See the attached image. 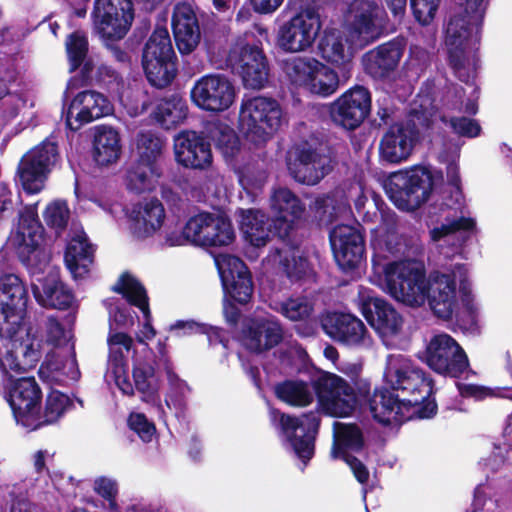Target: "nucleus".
Here are the masks:
<instances>
[{
  "mask_svg": "<svg viewBox=\"0 0 512 512\" xmlns=\"http://www.w3.org/2000/svg\"><path fill=\"white\" fill-rule=\"evenodd\" d=\"M145 354L143 360L134 358L133 378L135 387L143 393L144 401H153L156 392L155 371L150 359Z\"/></svg>",
  "mask_w": 512,
  "mask_h": 512,
  "instance_id": "53",
  "label": "nucleus"
},
{
  "mask_svg": "<svg viewBox=\"0 0 512 512\" xmlns=\"http://www.w3.org/2000/svg\"><path fill=\"white\" fill-rule=\"evenodd\" d=\"M275 392L279 399L292 406L305 407L314 400L313 390L304 381H285L276 386Z\"/></svg>",
  "mask_w": 512,
  "mask_h": 512,
  "instance_id": "50",
  "label": "nucleus"
},
{
  "mask_svg": "<svg viewBox=\"0 0 512 512\" xmlns=\"http://www.w3.org/2000/svg\"><path fill=\"white\" fill-rule=\"evenodd\" d=\"M40 378L50 384H67L80 377L77 361L73 354L63 358L49 354L39 369Z\"/></svg>",
  "mask_w": 512,
  "mask_h": 512,
  "instance_id": "42",
  "label": "nucleus"
},
{
  "mask_svg": "<svg viewBox=\"0 0 512 512\" xmlns=\"http://www.w3.org/2000/svg\"><path fill=\"white\" fill-rule=\"evenodd\" d=\"M338 87V74L332 68L320 62L306 90L327 97L335 93Z\"/></svg>",
  "mask_w": 512,
  "mask_h": 512,
  "instance_id": "56",
  "label": "nucleus"
},
{
  "mask_svg": "<svg viewBox=\"0 0 512 512\" xmlns=\"http://www.w3.org/2000/svg\"><path fill=\"white\" fill-rule=\"evenodd\" d=\"M464 15L453 16L445 30V45L455 75L468 83L476 75L480 26L487 0H462Z\"/></svg>",
  "mask_w": 512,
  "mask_h": 512,
  "instance_id": "4",
  "label": "nucleus"
},
{
  "mask_svg": "<svg viewBox=\"0 0 512 512\" xmlns=\"http://www.w3.org/2000/svg\"><path fill=\"white\" fill-rule=\"evenodd\" d=\"M384 381L393 390L376 389L370 399V411L382 424L402 423L417 416L430 418L436 413L431 378L401 354L387 357Z\"/></svg>",
  "mask_w": 512,
  "mask_h": 512,
  "instance_id": "1",
  "label": "nucleus"
},
{
  "mask_svg": "<svg viewBox=\"0 0 512 512\" xmlns=\"http://www.w3.org/2000/svg\"><path fill=\"white\" fill-rule=\"evenodd\" d=\"M236 88L224 74L213 73L200 77L191 88L192 102L207 112H224L235 102Z\"/></svg>",
  "mask_w": 512,
  "mask_h": 512,
  "instance_id": "18",
  "label": "nucleus"
},
{
  "mask_svg": "<svg viewBox=\"0 0 512 512\" xmlns=\"http://www.w3.org/2000/svg\"><path fill=\"white\" fill-rule=\"evenodd\" d=\"M226 65L241 76L246 88L261 89L268 81L267 60L256 45L237 43L229 52Z\"/></svg>",
  "mask_w": 512,
  "mask_h": 512,
  "instance_id": "20",
  "label": "nucleus"
},
{
  "mask_svg": "<svg viewBox=\"0 0 512 512\" xmlns=\"http://www.w3.org/2000/svg\"><path fill=\"white\" fill-rule=\"evenodd\" d=\"M113 291L121 294L130 304L138 307L145 317L142 328L137 333V341L143 344V351L150 355L147 340L155 337L156 331L151 325V316L146 291L142 284L130 274H122L113 286Z\"/></svg>",
  "mask_w": 512,
  "mask_h": 512,
  "instance_id": "33",
  "label": "nucleus"
},
{
  "mask_svg": "<svg viewBox=\"0 0 512 512\" xmlns=\"http://www.w3.org/2000/svg\"><path fill=\"white\" fill-rule=\"evenodd\" d=\"M128 426L143 442L152 441L156 428L142 413L133 412L128 418Z\"/></svg>",
  "mask_w": 512,
  "mask_h": 512,
  "instance_id": "63",
  "label": "nucleus"
},
{
  "mask_svg": "<svg viewBox=\"0 0 512 512\" xmlns=\"http://www.w3.org/2000/svg\"><path fill=\"white\" fill-rule=\"evenodd\" d=\"M447 180L455 187L456 207L449 208L444 216L445 222L441 226L431 230V239L434 242H451L456 247H460L476 230V221L468 215L464 205L462 195L459 191L460 177L458 166L454 161L449 163L446 168Z\"/></svg>",
  "mask_w": 512,
  "mask_h": 512,
  "instance_id": "9",
  "label": "nucleus"
},
{
  "mask_svg": "<svg viewBox=\"0 0 512 512\" xmlns=\"http://www.w3.org/2000/svg\"><path fill=\"white\" fill-rule=\"evenodd\" d=\"M358 195L355 206L359 211L364 205V196L360 186L354 185L349 191V195H344L342 191H335L332 195L319 197L315 200V209L319 213L321 221L330 222L334 218L344 216L350 213L349 199L352 195Z\"/></svg>",
  "mask_w": 512,
  "mask_h": 512,
  "instance_id": "41",
  "label": "nucleus"
},
{
  "mask_svg": "<svg viewBox=\"0 0 512 512\" xmlns=\"http://www.w3.org/2000/svg\"><path fill=\"white\" fill-rule=\"evenodd\" d=\"M319 409L334 417H347L357 406V394L352 385L333 373H324L314 382Z\"/></svg>",
  "mask_w": 512,
  "mask_h": 512,
  "instance_id": "14",
  "label": "nucleus"
},
{
  "mask_svg": "<svg viewBox=\"0 0 512 512\" xmlns=\"http://www.w3.org/2000/svg\"><path fill=\"white\" fill-rule=\"evenodd\" d=\"M271 307L291 321L306 320L314 311V304L307 296L291 297L283 302H277Z\"/></svg>",
  "mask_w": 512,
  "mask_h": 512,
  "instance_id": "57",
  "label": "nucleus"
},
{
  "mask_svg": "<svg viewBox=\"0 0 512 512\" xmlns=\"http://www.w3.org/2000/svg\"><path fill=\"white\" fill-rule=\"evenodd\" d=\"M33 295L39 305L46 308L66 309L74 302L72 291L60 280L56 272L32 283Z\"/></svg>",
  "mask_w": 512,
  "mask_h": 512,
  "instance_id": "38",
  "label": "nucleus"
},
{
  "mask_svg": "<svg viewBox=\"0 0 512 512\" xmlns=\"http://www.w3.org/2000/svg\"><path fill=\"white\" fill-rule=\"evenodd\" d=\"M334 442L331 450L333 459H342L350 467L355 478L361 484L368 481L369 471L366 466L357 458L348 454L349 450H358L363 445L361 431L354 424H345L341 422L334 423Z\"/></svg>",
  "mask_w": 512,
  "mask_h": 512,
  "instance_id": "25",
  "label": "nucleus"
},
{
  "mask_svg": "<svg viewBox=\"0 0 512 512\" xmlns=\"http://www.w3.org/2000/svg\"><path fill=\"white\" fill-rule=\"evenodd\" d=\"M133 19L131 0H95L94 28L106 42L122 39L129 31Z\"/></svg>",
  "mask_w": 512,
  "mask_h": 512,
  "instance_id": "15",
  "label": "nucleus"
},
{
  "mask_svg": "<svg viewBox=\"0 0 512 512\" xmlns=\"http://www.w3.org/2000/svg\"><path fill=\"white\" fill-rule=\"evenodd\" d=\"M283 337V331L274 318L258 316L248 319L243 327V345L252 352L260 353L276 346Z\"/></svg>",
  "mask_w": 512,
  "mask_h": 512,
  "instance_id": "34",
  "label": "nucleus"
},
{
  "mask_svg": "<svg viewBox=\"0 0 512 512\" xmlns=\"http://www.w3.org/2000/svg\"><path fill=\"white\" fill-rule=\"evenodd\" d=\"M321 28L319 12L313 7L304 8L280 26L278 45L285 52H305L312 48Z\"/></svg>",
  "mask_w": 512,
  "mask_h": 512,
  "instance_id": "13",
  "label": "nucleus"
},
{
  "mask_svg": "<svg viewBox=\"0 0 512 512\" xmlns=\"http://www.w3.org/2000/svg\"><path fill=\"white\" fill-rule=\"evenodd\" d=\"M174 58L168 30L155 29L144 47L142 57L146 77L153 86L163 88L171 83L176 72Z\"/></svg>",
  "mask_w": 512,
  "mask_h": 512,
  "instance_id": "11",
  "label": "nucleus"
},
{
  "mask_svg": "<svg viewBox=\"0 0 512 512\" xmlns=\"http://www.w3.org/2000/svg\"><path fill=\"white\" fill-rule=\"evenodd\" d=\"M403 54L400 42H389L366 53L363 64L366 71L374 77H382L398 65Z\"/></svg>",
  "mask_w": 512,
  "mask_h": 512,
  "instance_id": "43",
  "label": "nucleus"
},
{
  "mask_svg": "<svg viewBox=\"0 0 512 512\" xmlns=\"http://www.w3.org/2000/svg\"><path fill=\"white\" fill-rule=\"evenodd\" d=\"M363 48L354 45L349 33H342L335 28H326L318 45L319 53L324 60L344 68L351 63L354 54Z\"/></svg>",
  "mask_w": 512,
  "mask_h": 512,
  "instance_id": "36",
  "label": "nucleus"
},
{
  "mask_svg": "<svg viewBox=\"0 0 512 512\" xmlns=\"http://www.w3.org/2000/svg\"><path fill=\"white\" fill-rule=\"evenodd\" d=\"M216 264L221 277L223 289L235 301L247 303L253 291L250 273L244 262L233 255H220Z\"/></svg>",
  "mask_w": 512,
  "mask_h": 512,
  "instance_id": "27",
  "label": "nucleus"
},
{
  "mask_svg": "<svg viewBox=\"0 0 512 512\" xmlns=\"http://www.w3.org/2000/svg\"><path fill=\"white\" fill-rule=\"evenodd\" d=\"M204 247H221L230 245L235 239L231 221L222 214L211 213Z\"/></svg>",
  "mask_w": 512,
  "mask_h": 512,
  "instance_id": "52",
  "label": "nucleus"
},
{
  "mask_svg": "<svg viewBox=\"0 0 512 512\" xmlns=\"http://www.w3.org/2000/svg\"><path fill=\"white\" fill-rule=\"evenodd\" d=\"M211 213H199L188 219L186 222L187 233L190 236V243L204 247L206 231L208 229Z\"/></svg>",
  "mask_w": 512,
  "mask_h": 512,
  "instance_id": "60",
  "label": "nucleus"
},
{
  "mask_svg": "<svg viewBox=\"0 0 512 512\" xmlns=\"http://www.w3.org/2000/svg\"><path fill=\"white\" fill-rule=\"evenodd\" d=\"M435 176L423 166L393 173L386 185L390 200L401 210L412 211L425 203L434 188Z\"/></svg>",
  "mask_w": 512,
  "mask_h": 512,
  "instance_id": "7",
  "label": "nucleus"
},
{
  "mask_svg": "<svg viewBox=\"0 0 512 512\" xmlns=\"http://www.w3.org/2000/svg\"><path fill=\"white\" fill-rule=\"evenodd\" d=\"M93 488L98 495L107 500L108 509L111 512H117L118 505L116 496L118 493V484L116 480L105 476L98 477L94 480Z\"/></svg>",
  "mask_w": 512,
  "mask_h": 512,
  "instance_id": "61",
  "label": "nucleus"
},
{
  "mask_svg": "<svg viewBox=\"0 0 512 512\" xmlns=\"http://www.w3.org/2000/svg\"><path fill=\"white\" fill-rule=\"evenodd\" d=\"M29 370L30 368L23 371H4L0 368L3 378L7 380L5 398L11 407L15 421L26 429L36 430L39 422L35 415L42 399L41 389L34 377L13 379L15 375Z\"/></svg>",
  "mask_w": 512,
  "mask_h": 512,
  "instance_id": "8",
  "label": "nucleus"
},
{
  "mask_svg": "<svg viewBox=\"0 0 512 512\" xmlns=\"http://www.w3.org/2000/svg\"><path fill=\"white\" fill-rule=\"evenodd\" d=\"M161 174L158 164L136 161L127 171L126 187L137 194L151 192L159 185Z\"/></svg>",
  "mask_w": 512,
  "mask_h": 512,
  "instance_id": "46",
  "label": "nucleus"
},
{
  "mask_svg": "<svg viewBox=\"0 0 512 512\" xmlns=\"http://www.w3.org/2000/svg\"><path fill=\"white\" fill-rule=\"evenodd\" d=\"M358 300L361 312L387 347H395L400 339L403 318L396 309L372 291L360 287Z\"/></svg>",
  "mask_w": 512,
  "mask_h": 512,
  "instance_id": "10",
  "label": "nucleus"
},
{
  "mask_svg": "<svg viewBox=\"0 0 512 512\" xmlns=\"http://www.w3.org/2000/svg\"><path fill=\"white\" fill-rule=\"evenodd\" d=\"M416 140L417 131L414 124L410 122L393 124L381 138L380 158L391 164H400L411 156Z\"/></svg>",
  "mask_w": 512,
  "mask_h": 512,
  "instance_id": "30",
  "label": "nucleus"
},
{
  "mask_svg": "<svg viewBox=\"0 0 512 512\" xmlns=\"http://www.w3.org/2000/svg\"><path fill=\"white\" fill-rule=\"evenodd\" d=\"M112 111L113 106L105 95L95 90L82 91L68 105L66 124L70 130L77 131L83 125L107 116Z\"/></svg>",
  "mask_w": 512,
  "mask_h": 512,
  "instance_id": "24",
  "label": "nucleus"
},
{
  "mask_svg": "<svg viewBox=\"0 0 512 512\" xmlns=\"http://www.w3.org/2000/svg\"><path fill=\"white\" fill-rule=\"evenodd\" d=\"M42 239V226L38 220L36 206H27L19 214L18 224L10 236L11 243L21 254L37 256V247Z\"/></svg>",
  "mask_w": 512,
  "mask_h": 512,
  "instance_id": "37",
  "label": "nucleus"
},
{
  "mask_svg": "<svg viewBox=\"0 0 512 512\" xmlns=\"http://www.w3.org/2000/svg\"><path fill=\"white\" fill-rule=\"evenodd\" d=\"M424 362L436 373L458 377L469 367L468 357L450 335H433L426 345Z\"/></svg>",
  "mask_w": 512,
  "mask_h": 512,
  "instance_id": "17",
  "label": "nucleus"
},
{
  "mask_svg": "<svg viewBox=\"0 0 512 512\" xmlns=\"http://www.w3.org/2000/svg\"><path fill=\"white\" fill-rule=\"evenodd\" d=\"M188 107L185 100L179 96L159 100L152 112V119L165 129H170L181 123L187 116Z\"/></svg>",
  "mask_w": 512,
  "mask_h": 512,
  "instance_id": "47",
  "label": "nucleus"
},
{
  "mask_svg": "<svg viewBox=\"0 0 512 512\" xmlns=\"http://www.w3.org/2000/svg\"><path fill=\"white\" fill-rule=\"evenodd\" d=\"M384 10L371 0H353L344 14V28L354 45L366 47L380 38L384 30Z\"/></svg>",
  "mask_w": 512,
  "mask_h": 512,
  "instance_id": "12",
  "label": "nucleus"
},
{
  "mask_svg": "<svg viewBox=\"0 0 512 512\" xmlns=\"http://www.w3.org/2000/svg\"><path fill=\"white\" fill-rule=\"evenodd\" d=\"M54 142L46 140L28 151L18 166V176L23 190L28 194L39 193L44 188L48 174L58 161Z\"/></svg>",
  "mask_w": 512,
  "mask_h": 512,
  "instance_id": "16",
  "label": "nucleus"
},
{
  "mask_svg": "<svg viewBox=\"0 0 512 512\" xmlns=\"http://www.w3.org/2000/svg\"><path fill=\"white\" fill-rule=\"evenodd\" d=\"M330 243L337 264L344 270L356 268L362 261L364 238L355 226L340 224L330 232Z\"/></svg>",
  "mask_w": 512,
  "mask_h": 512,
  "instance_id": "26",
  "label": "nucleus"
},
{
  "mask_svg": "<svg viewBox=\"0 0 512 512\" xmlns=\"http://www.w3.org/2000/svg\"><path fill=\"white\" fill-rule=\"evenodd\" d=\"M321 324L331 339L345 346L366 349L373 344L363 321L350 313L329 312L323 316Z\"/></svg>",
  "mask_w": 512,
  "mask_h": 512,
  "instance_id": "21",
  "label": "nucleus"
},
{
  "mask_svg": "<svg viewBox=\"0 0 512 512\" xmlns=\"http://www.w3.org/2000/svg\"><path fill=\"white\" fill-rule=\"evenodd\" d=\"M109 348L107 381H113L125 395H133L134 388L128 377L126 356L133 348L134 341L131 336L123 332L110 331L107 338Z\"/></svg>",
  "mask_w": 512,
  "mask_h": 512,
  "instance_id": "29",
  "label": "nucleus"
},
{
  "mask_svg": "<svg viewBox=\"0 0 512 512\" xmlns=\"http://www.w3.org/2000/svg\"><path fill=\"white\" fill-rule=\"evenodd\" d=\"M66 51L70 70L74 71L82 66L83 78L91 79L94 61L88 56V40L85 34L79 31L70 34L66 40Z\"/></svg>",
  "mask_w": 512,
  "mask_h": 512,
  "instance_id": "48",
  "label": "nucleus"
},
{
  "mask_svg": "<svg viewBox=\"0 0 512 512\" xmlns=\"http://www.w3.org/2000/svg\"><path fill=\"white\" fill-rule=\"evenodd\" d=\"M28 290L14 273L0 276V338L11 350L0 358L4 371H23L36 366L43 352V341L27 325Z\"/></svg>",
  "mask_w": 512,
  "mask_h": 512,
  "instance_id": "3",
  "label": "nucleus"
},
{
  "mask_svg": "<svg viewBox=\"0 0 512 512\" xmlns=\"http://www.w3.org/2000/svg\"><path fill=\"white\" fill-rule=\"evenodd\" d=\"M467 275L468 269L464 264H455L451 268L430 273L426 301L437 317L448 320L456 311L458 306L456 279H458L463 307L471 320H475L479 305L472 294Z\"/></svg>",
  "mask_w": 512,
  "mask_h": 512,
  "instance_id": "5",
  "label": "nucleus"
},
{
  "mask_svg": "<svg viewBox=\"0 0 512 512\" xmlns=\"http://www.w3.org/2000/svg\"><path fill=\"white\" fill-rule=\"evenodd\" d=\"M286 122L282 106L273 98L257 96L242 101L239 128L256 146L269 141Z\"/></svg>",
  "mask_w": 512,
  "mask_h": 512,
  "instance_id": "6",
  "label": "nucleus"
},
{
  "mask_svg": "<svg viewBox=\"0 0 512 512\" xmlns=\"http://www.w3.org/2000/svg\"><path fill=\"white\" fill-rule=\"evenodd\" d=\"M164 141L152 131H141L135 138V153L137 161L149 164H157V159L162 154Z\"/></svg>",
  "mask_w": 512,
  "mask_h": 512,
  "instance_id": "55",
  "label": "nucleus"
},
{
  "mask_svg": "<svg viewBox=\"0 0 512 512\" xmlns=\"http://www.w3.org/2000/svg\"><path fill=\"white\" fill-rule=\"evenodd\" d=\"M236 217L239 229L251 246L260 248L266 246L271 239L268 216L258 209H238Z\"/></svg>",
  "mask_w": 512,
  "mask_h": 512,
  "instance_id": "40",
  "label": "nucleus"
},
{
  "mask_svg": "<svg viewBox=\"0 0 512 512\" xmlns=\"http://www.w3.org/2000/svg\"><path fill=\"white\" fill-rule=\"evenodd\" d=\"M378 212L379 224L371 230L374 272L384 275V289L395 300L410 307H420L427 300L425 268L415 260L381 262L401 251L403 239L397 229L395 213L382 208H378Z\"/></svg>",
  "mask_w": 512,
  "mask_h": 512,
  "instance_id": "2",
  "label": "nucleus"
},
{
  "mask_svg": "<svg viewBox=\"0 0 512 512\" xmlns=\"http://www.w3.org/2000/svg\"><path fill=\"white\" fill-rule=\"evenodd\" d=\"M172 28L179 52L183 55L192 53L200 43L201 32L193 6L179 3L172 15Z\"/></svg>",
  "mask_w": 512,
  "mask_h": 512,
  "instance_id": "35",
  "label": "nucleus"
},
{
  "mask_svg": "<svg viewBox=\"0 0 512 512\" xmlns=\"http://www.w3.org/2000/svg\"><path fill=\"white\" fill-rule=\"evenodd\" d=\"M167 377L170 385L169 393L166 397V404L170 407H181L183 404V398L189 392L187 384L179 379V377L171 370H167Z\"/></svg>",
  "mask_w": 512,
  "mask_h": 512,
  "instance_id": "64",
  "label": "nucleus"
},
{
  "mask_svg": "<svg viewBox=\"0 0 512 512\" xmlns=\"http://www.w3.org/2000/svg\"><path fill=\"white\" fill-rule=\"evenodd\" d=\"M70 398L57 390H52L45 400L44 409L41 412L40 405L36 411L37 429L43 425L53 424L57 422L71 407Z\"/></svg>",
  "mask_w": 512,
  "mask_h": 512,
  "instance_id": "51",
  "label": "nucleus"
},
{
  "mask_svg": "<svg viewBox=\"0 0 512 512\" xmlns=\"http://www.w3.org/2000/svg\"><path fill=\"white\" fill-rule=\"evenodd\" d=\"M370 107L369 91L362 86H355L331 104L330 116L334 123L343 128L355 129L368 116Z\"/></svg>",
  "mask_w": 512,
  "mask_h": 512,
  "instance_id": "23",
  "label": "nucleus"
},
{
  "mask_svg": "<svg viewBox=\"0 0 512 512\" xmlns=\"http://www.w3.org/2000/svg\"><path fill=\"white\" fill-rule=\"evenodd\" d=\"M131 228L138 237H148L158 231L165 219L162 203L152 199L134 205L128 213Z\"/></svg>",
  "mask_w": 512,
  "mask_h": 512,
  "instance_id": "39",
  "label": "nucleus"
},
{
  "mask_svg": "<svg viewBox=\"0 0 512 512\" xmlns=\"http://www.w3.org/2000/svg\"><path fill=\"white\" fill-rule=\"evenodd\" d=\"M121 138L113 127L102 125L96 128L94 135V159L99 165L116 162L121 154Z\"/></svg>",
  "mask_w": 512,
  "mask_h": 512,
  "instance_id": "45",
  "label": "nucleus"
},
{
  "mask_svg": "<svg viewBox=\"0 0 512 512\" xmlns=\"http://www.w3.org/2000/svg\"><path fill=\"white\" fill-rule=\"evenodd\" d=\"M177 163L192 169H206L212 164L210 144L194 131H182L174 137Z\"/></svg>",
  "mask_w": 512,
  "mask_h": 512,
  "instance_id": "32",
  "label": "nucleus"
},
{
  "mask_svg": "<svg viewBox=\"0 0 512 512\" xmlns=\"http://www.w3.org/2000/svg\"><path fill=\"white\" fill-rule=\"evenodd\" d=\"M440 0H411V8L415 19L421 25H429L438 11Z\"/></svg>",
  "mask_w": 512,
  "mask_h": 512,
  "instance_id": "62",
  "label": "nucleus"
},
{
  "mask_svg": "<svg viewBox=\"0 0 512 512\" xmlns=\"http://www.w3.org/2000/svg\"><path fill=\"white\" fill-rule=\"evenodd\" d=\"M270 208L275 214V229L282 239L289 237L305 211L302 201L291 190L284 187L273 190Z\"/></svg>",
  "mask_w": 512,
  "mask_h": 512,
  "instance_id": "31",
  "label": "nucleus"
},
{
  "mask_svg": "<svg viewBox=\"0 0 512 512\" xmlns=\"http://www.w3.org/2000/svg\"><path fill=\"white\" fill-rule=\"evenodd\" d=\"M319 63L313 57L294 56L282 61V70L292 85L307 89Z\"/></svg>",
  "mask_w": 512,
  "mask_h": 512,
  "instance_id": "49",
  "label": "nucleus"
},
{
  "mask_svg": "<svg viewBox=\"0 0 512 512\" xmlns=\"http://www.w3.org/2000/svg\"><path fill=\"white\" fill-rule=\"evenodd\" d=\"M94 249L84 233L76 235L68 244L65 263L75 279H82L90 271Z\"/></svg>",
  "mask_w": 512,
  "mask_h": 512,
  "instance_id": "44",
  "label": "nucleus"
},
{
  "mask_svg": "<svg viewBox=\"0 0 512 512\" xmlns=\"http://www.w3.org/2000/svg\"><path fill=\"white\" fill-rule=\"evenodd\" d=\"M262 267L266 274H284L291 280L314 275V267L307 252L287 245L271 249L263 259Z\"/></svg>",
  "mask_w": 512,
  "mask_h": 512,
  "instance_id": "22",
  "label": "nucleus"
},
{
  "mask_svg": "<svg viewBox=\"0 0 512 512\" xmlns=\"http://www.w3.org/2000/svg\"><path fill=\"white\" fill-rule=\"evenodd\" d=\"M271 419L279 424L296 455L306 464L314 454V439L319 427L317 414L310 412L301 417H292L272 410Z\"/></svg>",
  "mask_w": 512,
  "mask_h": 512,
  "instance_id": "19",
  "label": "nucleus"
},
{
  "mask_svg": "<svg viewBox=\"0 0 512 512\" xmlns=\"http://www.w3.org/2000/svg\"><path fill=\"white\" fill-rule=\"evenodd\" d=\"M169 331L177 337L188 336L192 334H206L208 341L221 340V329L207 324L197 323L193 320H178L169 327Z\"/></svg>",
  "mask_w": 512,
  "mask_h": 512,
  "instance_id": "58",
  "label": "nucleus"
},
{
  "mask_svg": "<svg viewBox=\"0 0 512 512\" xmlns=\"http://www.w3.org/2000/svg\"><path fill=\"white\" fill-rule=\"evenodd\" d=\"M290 175L299 183L317 184L330 171V159L310 148H295L287 157Z\"/></svg>",
  "mask_w": 512,
  "mask_h": 512,
  "instance_id": "28",
  "label": "nucleus"
},
{
  "mask_svg": "<svg viewBox=\"0 0 512 512\" xmlns=\"http://www.w3.org/2000/svg\"><path fill=\"white\" fill-rule=\"evenodd\" d=\"M43 217L49 227L61 231L68 224L70 211L66 202L56 200L46 207Z\"/></svg>",
  "mask_w": 512,
  "mask_h": 512,
  "instance_id": "59",
  "label": "nucleus"
},
{
  "mask_svg": "<svg viewBox=\"0 0 512 512\" xmlns=\"http://www.w3.org/2000/svg\"><path fill=\"white\" fill-rule=\"evenodd\" d=\"M208 134L225 158H233L238 153L239 138L229 125L220 122L213 123L208 128Z\"/></svg>",
  "mask_w": 512,
  "mask_h": 512,
  "instance_id": "54",
  "label": "nucleus"
}]
</instances>
